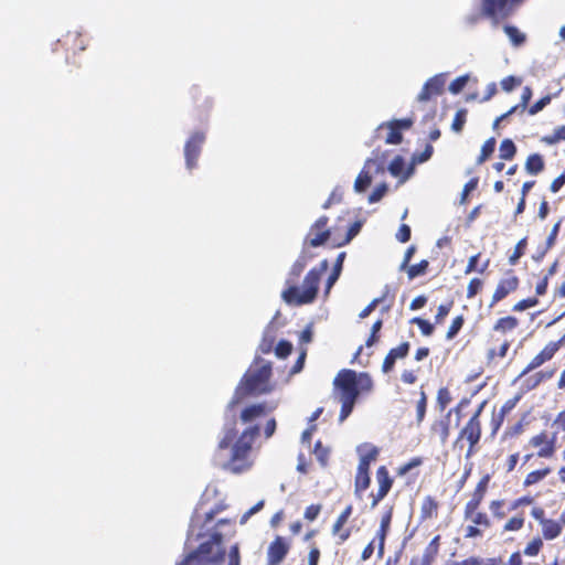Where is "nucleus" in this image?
<instances>
[{
    "label": "nucleus",
    "mask_w": 565,
    "mask_h": 565,
    "mask_svg": "<svg viewBox=\"0 0 565 565\" xmlns=\"http://www.w3.org/2000/svg\"><path fill=\"white\" fill-rule=\"evenodd\" d=\"M277 408V403H256L246 406L239 415L243 424L248 425L241 434H238L235 424L225 426L223 437L217 444L220 450L231 447V456L225 463V468L233 473H241L252 467L249 459L253 445L259 436L260 428L255 420L265 416L267 413Z\"/></svg>",
    "instance_id": "1"
},
{
    "label": "nucleus",
    "mask_w": 565,
    "mask_h": 565,
    "mask_svg": "<svg viewBox=\"0 0 565 565\" xmlns=\"http://www.w3.org/2000/svg\"><path fill=\"white\" fill-rule=\"evenodd\" d=\"M312 255L302 250L291 266L287 287L282 290L281 297L287 305L302 306L312 303L318 295L321 276L328 270L329 262L323 259L317 267L311 268L303 278L302 286L296 285L297 279L312 259Z\"/></svg>",
    "instance_id": "2"
},
{
    "label": "nucleus",
    "mask_w": 565,
    "mask_h": 565,
    "mask_svg": "<svg viewBox=\"0 0 565 565\" xmlns=\"http://www.w3.org/2000/svg\"><path fill=\"white\" fill-rule=\"evenodd\" d=\"M333 385L341 403L340 422L350 416L359 395L369 394L374 387L373 380L367 372L356 373L351 369L341 370L334 377Z\"/></svg>",
    "instance_id": "3"
},
{
    "label": "nucleus",
    "mask_w": 565,
    "mask_h": 565,
    "mask_svg": "<svg viewBox=\"0 0 565 565\" xmlns=\"http://www.w3.org/2000/svg\"><path fill=\"white\" fill-rule=\"evenodd\" d=\"M271 375V363L256 358L241 379L228 406L232 407L249 396H259L270 393L273 391V384L270 383Z\"/></svg>",
    "instance_id": "4"
},
{
    "label": "nucleus",
    "mask_w": 565,
    "mask_h": 565,
    "mask_svg": "<svg viewBox=\"0 0 565 565\" xmlns=\"http://www.w3.org/2000/svg\"><path fill=\"white\" fill-rule=\"evenodd\" d=\"M523 0H479V13L467 17V23L477 24L482 18L489 19L493 25L511 17L515 7Z\"/></svg>",
    "instance_id": "5"
},
{
    "label": "nucleus",
    "mask_w": 565,
    "mask_h": 565,
    "mask_svg": "<svg viewBox=\"0 0 565 565\" xmlns=\"http://www.w3.org/2000/svg\"><path fill=\"white\" fill-rule=\"evenodd\" d=\"M486 402H482L475 413L470 416L468 422L463 425V427L459 430L456 443L458 444L461 440H467L468 450L466 452V458H470L478 450V445L482 435V425H481V414L483 412Z\"/></svg>",
    "instance_id": "6"
},
{
    "label": "nucleus",
    "mask_w": 565,
    "mask_h": 565,
    "mask_svg": "<svg viewBox=\"0 0 565 565\" xmlns=\"http://www.w3.org/2000/svg\"><path fill=\"white\" fill-rule=\"evenodd\" d=\"M463 519L468 522L463 530L466 539L481 537L492 526L490 515L482 509L463 510Z\"/></svg>",
    "instance_id": "7"
},
{
    "label": "nucleus",
    "mask_w": 565,
    "mask_h": 565,
    "mask_svg": "<svg viewBox=\"0 0 565 565\" xmlns=\"http://www.w3.org/2000/svg\"><path fill=\"white\" fill-rule=\"evenodd\" d=\"M556 441L555 434L551 435L546 430H542L529 439V446L537 449L536 456L539 458L550 459L556 452Z\"/></svg>",
    "instance_id": "8"
},
{
    "label": "nucleus",
    "mask_w": 565,
    "mask_h": 565,
    "mask_svg": "<svg viewBox=\"0 0 565 565\" xmlns=\"http://www.w3.org/2000/svg\"><path fill=\"white\" fill-rule=\"evenodd\" d=\"M469 401L463 398L459 402V404L454 408L455 412L459 413L460 408L463 405H467ZM452 409H450L445 416L441 418L433 420L429 427V434L433 438H437L440 445H446L449 436H450V416Z\"/></svg>",
    "instance_id": "9"
},
{
    "label": "nucleus",
    "mask_w": 565,
    "mask_h": 565,
    "mask_svg": "<svg viewBox=\"0 0 565 565\" xmlns=\"http://www.w3.org/2000/svg\"><path fill=\"white\" fill-rule=\"evenodd\" d=\"M329 217L322 215L318 217L310 226L309 232L305 238V245L310 247H319L328 242L331 236V230L328 227Z\"/></svg>",
    "instance_id": "10"
},
{
    "label": "nucleus",
    "mask_w": 565,
    "mask_h": 565,
    "mask_svg": "<svg viewBox=\"0 0 565 565\" xmlns=\"http://www.w3.org/2000/svg\"><path fill=\"white\" fill-rule=\"evenodd\" d=\"M376 481L379 484L377 491L372 492L370 494L371 498V509H374L377 507V504L388 494L391 491L394 479L391 477L388 469L386 466H380L376 469Z\"/></svg>",
    "instance_id": "11"
},
{
    "label": "nucleus",
    "mask_w": 565,
    "mask_h": 565,
    "mask_svg": "<svg viewBox=\"0 0 565 565\" xmlns=\"http://www.w3.org/2000/svg\"><path fill=\"white\" fill-rule=\"evenodd\" d=\"M205 141L203 131H194L184 145L185 164L189 170L198 166V159L201 153L202 146Z\"/></svg>",
    "instance_id": "12"
},
{
    "label": "nucleus",
    "mask_w": 565,
    "mask_h": 565,
    "mask_svg": "<svg viewBox=\"0 0 565 565\" xmlns=\"http://www.w3.org/2000/svg\"><path fill=\"white\" fill-rule=\"evenodd\" d=\"M290 541L277 535L267 548V565H280L290 551Z\"/></svg>",
    "instance_id": "13"
},
{
    "label": "nucleus",
    "mask_w": 565,
    "mask_h": 565,
    "mask_svg": "<svg viewBox=\"0 0 565 565\" xmlns=\"http://www.w3.org/2000/svg\"><path fill=\"white\" fill-rule=\"evenodd\" d=\"M394 507H388L382 514L380 526L371 542H374V545L377 548V556L381 558L384 555L385 541L387 534L391 529L392 519H393Z\"/></svg>",
    "instance_id": "14"
},
{
    "label": "nucleus",
    "mask_w": 565,
    "mask_h": 565,
    "mask_svg": "<svg viewBox=\"0 0 565 565\" xmlns=\"http://www.w3.org/2000/svg\"><path fill=\"white\" fill-rule=\"evenodd\" d=\"M446 79L443 74H437L430 77L423 86L420 93L417 96V100L420 103L429 102L443 95L445 92Z\"/></svg>",
    "instance_id": "15"
},
{
    "label": "nucleus",
    "mask_w": 565,
    "mask_h": 565,
    "mask_svg": "<svg viewBox=\"0 0 565 565\" xmlns=\"http://www.w3.org/2000/svg\"><path fill=\"white\" fill-rule=\"evenodd\" d=\"M491 476L486 473L476 484L473 491L470 493L469 500L466 502L463 510L482 509V503L489 490Z\"/></svg>",
    "instance_id": "16"
},
{
    "label": "nucleus",
    "mask_w": 565,
    "mask_h": 565,
    "mask_svg": "<svg viewBox=\"0 0 565 565\" xmlns=\"http://www.w3.org/2000/svg\"><path fill=\"white\" fill-rule=\"evenodd\" d=\"M520 279L515 275H511L508 278L501 279L492 295L490 307H493L499 301L503 300L508 295L515 291L519 288Z\"/></svg>",
    "instance_id": "17"
},
{
    "label": "nucleus",
    "mask_w": 565,
    "mask_h": 565,
    "mask_svg": "<svg viewBox=\"0 0 565 565\" xmlns=\"http://www.w3.org/2000/svg\"><path fill=\"white\" fill-rule=\"evenodd\" d=\"M409 350L411 344L407 341L402 342L395 348H392L384 358V361L382 363V372L385 374L392 372L395 367L396 361L405 359L408 355Z\"/></svg>",
    "instance_id": "18"
},
{
    "label": "nucleus",
    "mask_w": 565,
    "mask_h": 565,
    "mask_svg": "<svg viewBox=\"0 0 565 565\" xmlns=\"http://www.w3.org/2000/svg\"><path fill=\"white\" fill-rule=\"evenodd\" d=\"M557 352L550 344V342L535 355L531 359L527 365L520 373L518 379H522L527 373L539 369L544 363L551 361Z\"/></svg>",
    "instance_id": "19"
},
{
    "label": "nucleus",
    "mask_w": 565,
    "mask_h": 565,
    "mask_svg": "<svg viewBox=\"0 0 565 565\" xmlns=\"http://www.w3.org/2000/svg\"><path fill=\"white\" fill-rule=\"evenodd\" d=\"M563 524H565V513L561 515L559 520L548 518L540 524L541 534L539 535L545 541H554L561 536L563 532Z\"/></svg>",
    "instance_id": "20"
},
{
    "label": "nucleus",
    "mask_w": 565,
    "mask_h": 565,
    "mask_svg": "<svg viewBox=\"0 0 565 565\" xmlns=\"http://www.w3.org/2000/svg\"><path fill=\"white\" fill-rule=\"evenodd\" d=\"M439 545L440 536L436 535L425 547L422 557H413L409 565H431L439 553Z\"/></svg>",
    "instance_id": "21"
},
{
    "label": "nucleus",
    "mask_w": 565,
    "mask_h": 565,
    "mask_svg": "<svg viewBox=\"0 0 565 565\" xmlns=\"http://www.w3.org/2000/svg\"><path fill=\"white\" fill-rule=\"evenodd\" d=\"M356 451L359 454V468L369 469L373 462L377 460L380 449L369 443L358 446Z\"/></svg>",
    "instance_id": "22"
},
{
    "label": "nucleus",
    "mask_w": 565,
    "mask_h": 565,
    "mask_svg": "<svg viewBox=\"0 0 565 565\" xmlns=\"http://www.w3.org/2000/svg\"><path fill=\"white\" fill-rule=\"evenodd\" d=\"M190 98L195 104V110L198 113V117H203L209 114V111L213 107V102L210 97L203 96L199 86H192L189 89Z\"/></svg>",
    "instance_id": "23"
},
{
    "label": "nucleus",
    "mask_w": 565,
    "mask_h": 565,
    "mask_svg": "<svg viewBox=\"0 0 565 565\" xmlns=\"http://www.w3.org/2000/svg\"><path fill=\"white\" fill-rule=\"evenodd\" d=\"M555 374V369L541 370L523 381V387L525 391L535 390L543 382L551 380Z\"/></svg>",
    "instance_id": "24"
},
{
    "label": "nucleus",
    "mask_w": 565,
    "mask_h": 565,
    "mask_svg": "<svg viewBox=\"0 0 565 565\" xmlns=\"http://www.w3.org/2000/svg\"><path fill=\"white\" fill-rule=\"evenodd\" d=\"M348 522L337 520L331 526V535L335 540L337 545H342L352 535V527L347 525Z\"/></svg>",
    "instance_id": "25"
},
{
    "label": "nucleus",
    "mask_w": 565,
    "mask_h": 565,
    "mask_svg": "<svg viewBox=\"0 0 565 565\" xmlns=\"http://www.w3.org/2000/svg\"><path fill=\"white\" fill-rule=\"evenodd\" d=\"M364 167L374 174H382L386 168V153H380L379 150L373 151V157L366 159Z\"/></svg>",
    "instance_id": "26"
},
{
    "label": "nucleus",
    "mask_w": 565,
    "mask_h": 565,
    "mask_svg": "<svg viewBox=\"0 0 565 565\" xmlns=\"http://www.w3.org/2000/svg\"><path fill=\"white\" fill-rule=\"evenodd\" d=\"M439 510V502L431 495H426L420 505V520H431L437 518Z\"/></svg>",
    "instance_id": "27"
},
{
    "label": "nucleus",
    "mask_w": 565,
    "mask_h": 565,
    "mask_svg": "<svg viewBox=\"0 0 565 565\" xmlns=\"http://www.w3.org/2000/svg\"><path fill=\"white\" fill-rule=\"evenodd\" d=\"M525 512L520 511L511 515L502 525V534L520 532L525 525Z\"/></svg>",
    "instance_id": "28"
},
{
    "label": "nucleus",
    "mask_w": 565,
    "mask_h": 565,
    "mask_svg": "<svg viewBox=\"0 0 565 565\" xmlns=\"http://www.w3.org/2000/svg\"><path fill=\"white\" fill-rule=\"evenodd\" d=\"M371 477L370 470L363 468H356V473L354 478V494L358 498L362 497V493L370 487Z\"/></svg>",
    "instance_id": "29"
},
{
    "label": "nucleus",
    "mask_w": 565,
    "mask_h": 565,
    "mask_svg": "<svg viewBox=\"0 0 565 565\" xmlns=\"http://www.w3.org/2000/svg\"><path fill=\"white\" fill-rule=\"evenodd\" d=\"M344 259H345V253L344 252L340 253L337 256V259H335L332 273L329 275V277L327 279V282H326V288H324V295L326 296H328L330 294L331 288L333 287L335 281L339 279L340 274L342 271Z\"/></svg>",
    "instance_id": "30"
},
{
    "label": "nucleus",
    "mask_w": 565,
    "mask_h": 565,
    "mask_svg": "<svg viewBox=\"0 0 565 565\" xmlns=\"http://www.w3.org/2000/svg\"><path fill=\"white\" fill-rule=\"evenodd\" d=\"M525 170L529 174L536 175L545 168L543 156L540 153H532L526 158Z\"/></svg>",
    "instance_id": "31"
},
{
    "label": "nucleus",
    "mask_w": 565,
    "mask_h": 565,
    "mask_svg": "<svg viewBox=\"0 0 565 565\" xmlns=\"http://www.w3.org/2000/svg\"><path fill=\"white\" fill-rule=\"evenodd\" d=\"M544 539L539 534L534 535L531 540H529L522 551L523 555L527 557H536L544 547Z\"/></svg>",
    "instance_id": "32"
},
{
    "label": "nucleus",
    "mask_w": 565,
    "mask_h": 565,
    "mask_svg": "<svg viewBox=\"0 0 565 565\" xmlns=\"http://www.w3.org/2000/svg\"><path fill=\"white\" fill-rule=\"evenodd\" d=\"M519 326V319L513 316H507L498 319L493 326V330L501 334L513 331Z\"/></svg>",
    "instance_id": "33"
},
{
    "label": "nucleus",
    "mask_w": 565,
    "mask_h": 565,
    "mask_svg": "<svg viewBox=\"0 0 565 565\" xmlns=\"http://www.w3.org/2000/svg\"><path fill=\"white\" fill-rule=\"evenodd\" d=\"M552 472L551 467L546 466L541 469L533 470L529 472L524 480H523V487L529 488L531 486L540 483L542 480H544L550 473Z\"/></svg>",
    "instance_id": "34"
},
{
    "label": "nucleus",
    "mask_w": 565,
    "mask_h": 565,
    "mask_svg": "<svg viewBox=\"0 0 565 565\" xmlns=\"http://www.w3.org/2000/svg\"><path fill=\"white\" fill-rule=\"evenodd\" d=\"M372 183V172L365 167L361 170L354 181V191L358 193L364 192Z\"/></svg>",
    "instance_id": "35"
},
{
    "label": "nucleus",
    "mask_w": 565,
    "mask_h": 565,
    "mask_svg": "<svg viewBox=\"0 0 565 565\" xmlns=\"http://www.w3.org/2000/svg\"><path fill=\"white\" fill-rule=\"evenodd\" d=\"M387 128V135L385 137V143L387 145H399L403 140V134L398 129V126L394 125L393 121L382 125L380 128Z\"/></svg>",
    "instance_id": "36"
},
{
    "label": "nucleus",
    "mask_w": 565,
    "mask_h": 565,
    "mask_svg": "<svg viewBox=\"0 0 565 565\" xmlns=\"http://www.w3.org/2000/svg\"><path fill=\"white\" fill-rule=\"evenodd\" d=\"M503 30L514 46H521L525 43V34L522 33L516 26L507 24L503 26Z\"/></svg>",
    "instance_id": "37"
},
{
    "label": "nucleus",
    "mask_w": 565,
    "mask_h": 565,
    "mask_svg": "<svg viewBox=\"0 0 565 565\" xmlns=\"http://www.w3.org/2000/svg\"><path fill=\"white\" fill-rule=\"evenodd\" d=\"M427 405H428V396L422 387L419 391V399L416 403V423H417V425H420L424 422V419L426 417Z\"/></svg>",
    "instance_id": "38"
},
{
    "label": "nucleus",
    "mask_w": 565,
    "mask_h": 565,
    "mask_svg": "<svg viewBox=\"0 0 565 565\" xmlns=\"http://www.w3.org/2000/svg\"><path fill=\"white\" fill-rule=\"evenodd\" d=\"M516 154V146L513 140L503 139L499 147V156L502 160H512Z\"/></svg>",
    "instance_id": "39"
},
{
    "label": "nucleus",
    "mask_w": 565,
    "mask_h": 565,
    "mask_svg": "<svg viewBox=\"0 0 565 565\" xmlns=\"http://www.w3.org/2000/svg\"><path fill=\"white\" fill-rule=\"evenodd\" d=\"M495 139L493 137L486 140L481 147L480 154L477 158V164L486 162L494 152Z\"/></svg>",
    "instance_id": "40"
},
{
    "label": "nucleus",
    "mask_w": 565,
    "mask_h": 565,
    "mask_svg": "<svg viewBox=\"0 0 565 565\" xmlns=\"http://www.w3.org/2000/svg\"><path fill=\"white\" fill-rule=\"evenodd\" d=\"M452 396L448 387H440L437 391L436 407L440 413L445 412L447 406L451 403Z\"/></svg>",
    "instance_id": "41"
},
{
    "label": "nucleus",
    "mask_w": 565,
    "mask_h": 565,
    "mask_svg": "<svg viewBox=\"0 0 565 565\" xmlns=\"http://www.w3.org/2000/svg\"><path fill=\"white\" fill-rule=\"evenodd\" d=\"M429 266V262L427 259L420 260L418 264L408 265L405 269L407 271L408 279H414L418 276L425 275Z\"/></svg>",
    "instance_id": "42"
},
{
    "label": "nucleus",
    "mask_w": 565,
    "mask_h": 565,
    "mask_svg": "<svg viewBox=\"0 0 565 565\" xmlns=\"http://www.w3.org/2000/svg\"><path fill=\"white\" fill-rule=\"evenodd\" d=\"M511 342L508 340H504L500 348L497 349H489L487 352V360L488 362H493L495 359H503L507 356L508 351L510 349Z\"/></svg>",
    "instance_id": "43"
},
{
    "label": "nucleus",
    "mask_w": 565,
    "mask_h": 565,
    "mask_svg": "<svg viewBox=\"0 0 565 565\" xmlns=\"http://www.w3.org/2000/svg\"><path fill=\"white\" fill-rule=\"evenodd\" d=\"M526 246H527L526 237H523L522 239H520L516 243L513 253L509 256L510 265H515L519 262V259L525 254Z\"/></svg>",
    "instance_id": "44"
},
{
    "label": "nucleus",
    "mask_w": 565,
    "mask_h": 565,
    "mask_svg": "<svg viewBox=\"0 0 565 565\" xmlns=\"http://www.w3.org/2000/svg\"><path fill=\"white\" fill-rule=\"evenodd\" d=\"M65 45L73 43L79 51H84L86 49V40L79 32H68L64 38Z\"/></svg>",
    "instance_id": "45"
},
{
    "label": "nucleus",
    "mask_w": 565,
    "mask_h": 565,
    "mask_svg": "<svg viewBox=\"0 0 565 565\" xmlns=\"http://www.w3.org/2000/svg\"><path fill=\"white\" fill-rule=\"evenodd\" d=\"M542 141L546 145H555L559 141H565V125L554 129L552 135L544 136Z\"/></svg>",
    "instance_id": "46"
},
{
    "label": "nucleus",
    "mask_w": 565,
    "mask_h": 565,
    "mask_svg": "<svg viewBox=\"0 0 565 565\" xmlns=\"http://www.w3.org/2000/svg\"><path fill=\"white\" fill-rule=\"evenodd\" d=\"M467 114H468V111L465 108L457 110V113L455 114V117H454V120L451 124V129L455 132L459 134L462 131L463 126L467 121Z\"/></svg>",
    "instance_id": "47"
},
{
    "label": "nucleus",
    "mask_w": 565,
    "mask_h": 565,
    "mask_svg": "<svg viewBox=\"0 0 565 565\" xmlns=\"http://www.w3.org/2000/svg\"><path fill=\"white\" fill-rule=\"evenodd\" d=\"M463 323H465V318L462 315L455 317L448 328L446 338L448 340H452L458 334V332L461 330V328L463 327Z\"/></svg>",
    "instance_id": "48"
},
{
    "label": "nucleus",
    "mask_w": 565,
    "mask_h": 565,
    "mask_svg": "<svg viewBox=\"0 0 565 565\" xmlns=\"http://www.w3.org/2000/svg\"><path fill=\"white\" fill-rule=\"evenodd\" d=\"M411 323H414L416 324L420 332L423 333V335L425 337H429L434 333V324H431L428 320L426 319H423V318H419V317H415L411 320Z\"/></svg>",
    "instance_id": "49"
},
{
    "label": "nucleus",
    "mask_w": 565,
    "mask_h": 565,
    "mask_svg": "<svg viewBox=\"0 0 565 565\" xmlns=\"http://www.w3.org/2000/svg\"><path fill=\"white\" fill-rule=\"evenodd\" d=\"M405 168V161L403 157L396 156L387 167V170L393 177L402 175Z\"/></svg>",
    "instance_id": "50"
},
{
    "label": "nucleus",
    "mask_w": 565,
    "mask_h": 565,
    "mask_svg": "<svg viewBox=\"0 0 565 565\" xmlns=\"http://www.w3.org/2000/svg\"><path fill=\"white\" fill-rule=\"evenodd\" d=\"M503 508H504V501L501 499L492 500L489 503V509H490L493 518L497 520H502L505 518V512H504Z\"/></svg>",
    "instance_id": "51"
},
{
    "label": "nucleus",
    "mask_w": 565,
    "mask_h": 565,
    "mask_svg": "<svg viewBox=\"0 0 565 565\" xmlns=\"http://www.w3.org/2000/svg\"><path fill=\"white\" fill-rule=\"evenodd\" d=\"M313 454L321 466L326 467L329 459V449L323 447L321 441L316 443Z\"/></svg>",
    "instance_id": "52"
},
{
    "label": "nucleus",
    "mask_w": 565,
    "mask_h": 565,
    "mask_svg": "<svg viewBox=\"0 0 565 565\" xmlns=\"http://www.w3.org/2000/svg\"><path fill=\"white\" fill-rule=\"evenodd\" d=\"M482 287H483L482 279L477 278V277L472 278L468 284L466 297L468 299H472L481 291Z\"/></svg>",
    "instance_id": "53"
},
{
    "label": "nucleus",
    "mask_w": 565,
    "mask_h": 565,
    "mask_svg": "<svg viewBox=\"0 0 565 565\" xmlns=\"http://www.w3.org/2000/svg\"><path fill=\"white\" fill-rule=\"evenodd\" d=\"M454 306V301H448L446 303H441L437 308V313L435 315V323L440 324L444 322L445 318L449 315L451 308Z\"/></svg>",
    "instance_id": "54"
},
{
    "label": "nucleus",
    "mask_w": 565,
    "mask_h": 565,
    "mask_svg": "<svg viewBox=\"0 0 565 565\" xmlns=\"http://www.w3.org/2000/svg\"><path fill=\"white\" fill-rule=\"evenodd\" d=\"M275 344V335L265 333L259 343L258 350L263 354H268L273 351Z\"/></svg>",
    "instance_id": "55"
},
{
    "label": "nucleus",
    "mask_w": 565,
    "mask_h": 565,
    "mask_svg": "<svg viewBox=\"0 0 565 565\" xmlns=\"http://www.w3.org/2000/svg\"><path fill=\"white\" fill-rule=\"evenodd\" d=\"M423 463L422 457H414L409 461L405 462L404 465L399 466L397 468V475L398 476H405L412 469L419 467Z\"/></svg>",
    "instance_id": "56"
},
{
    "label": "nucleus",
    "mask_w": 565,
    "mask_h": 565,
    "mask_svg": "<svg viewBox=\"0 0 565 565\" xmlns=\"http://www.w3.org/2000/svg\"><path fill=\"white\" fill-rule=\"evenodd\" d=\"M361 226H362L361 222H359V221L354 222V223L349 227V230H348V232H347L345 236H344L340 242H338V243H337V246H343V245H345V244L350 243V242L353 239V237H354L355 235H358V233H359V232H360V230H361Z\"/></svg>",
    "instance_id": "57"
},
{
    "label": "nucleus",
    "mask_w": 565,
    "mask_h": 565,
    "mask_svg": "<svg viewBox=\"0 0 565 565\" xmlns=\"http://www.w3.org/2000/svg\"><path fill=\"white\" fill-rule=\"evenodd\" d=\"M388 186L386 183H381L374 188V190L369 195L370 203H376L382 200V198L386 194Z\"/></svg>",
    "instance_id": "58"
},
{
    "label": "nucleus",
    "mask_w": 565,
    "mask_h": 565,
    "mask_svg": "<svg viewBox=\"0 0 565 565\" xmlns=\"http://www.w3.org/2000/svg\"><path fill=\"white\" fill-rule=\"evenodd\" d=\"M533 502H534V498L532 495L526 494V495L519 497L510 503L509 511H514L521 507L531 505V504H533Z\"/></svg>",
    "instance_id": "59"
},
{
    "label": "nucleus",
    "mask_w": 565,
    "mask_h": 565,
    "mask_svg": "<svg viewBox=\"0 0 565 565\" xmlns=\"http://www.w3.org/2000/svg\"><path fill=\"white\" fill-rule=\"evenodd\" d=\"M292 351V344L289 341L281 340L275 347V353L278 358H287Z\"/></svg>",
    "instance_id": "60"
},
{
    "label": "nucleus",
    "mask_w": 565,
    "mask_h": 565,
    "mask_svg": "<svg viewBox=\"0 0 565 565\" xmlns=\"http://www.w3.org/2000/svg\"><path fill=\"white\" fill-rule=\"evenodd\" d=\"M342 198H343L342 190L339 186H337L335 189H333V191L330 193L327 201L323 203L322 209L327 210L332 204L340 203L342 201Z\"/></svg>",
    "instance_id": "61"
},
{
    "label": "nucleus",
    "mask_w": 565,
    "mask_h": 565,
    "mask_svg": "<svg viewBox=\"0 0 565 565\" xmlns=\"http://www.w3.org/2000/svg\"><path fill=\"white\" fill-rule=\"evenodd\" d=\"M539 303L536 297L522 299L513 306V311H524L529 308L535 307Z\"/></svg>",
    "instance_id": "62"
},
{
    "label": "nucleus",
    "mask_w": 565,
    "mask_h": 565,
    "mask_svg": "<svg viewBox=\"0 0 565 565\" xmlns=\"http://www.w3.org/2000/svg\"><path fill=\"white\" fill-rule=\"evenodd\" d=\"M321 510H322V505L320 503L311 504L306 508L303 518L306 520L312 522L319 516Z\"/></svg>",
    "instance_id": "63"
},
{
    "label": "nucleus",
    "mask_w": 565,
    "mask_h": 565,
    "mask_svg": "<svg viewBox=\"0 0 565 565\" xmlns=\"http://www.w3.org/2000/svg\"><path fill=\"white\" fill-rule=\"evenodd\" d=\"M551 100L552 97L550 95L543 96L529 108V114L535 115L540 113L545 106H547L551 103Z\"/></svg>",
    "instance_id": "64"
}]
</instances>
